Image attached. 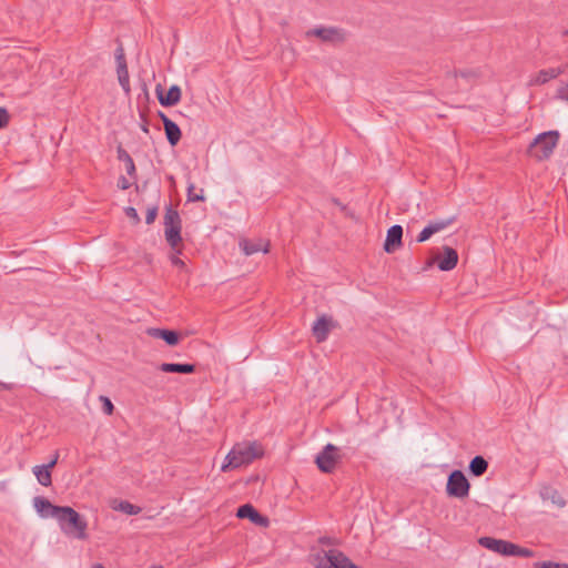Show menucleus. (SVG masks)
<instances>
[{
	"mask_svg": "<svg viewBox=\"0 0 568 568\" xmlns=\"http://www.w3.org/2000/svg\"><path fill=\"white\" fill-rule=\"evenodd\" d=\"M557 97L568 102V83L557 90Z\"/></svg>",
	"mask_w": 568,
	"mask_h": 568,
	"instance_id": "nucleus-37",
	"label": "nucleus"
},
{
	"mask_svg": "<svg viewBox=\"0 0 568 568\" xmlns=\"http://www.w3.org/2000/svg\"><path fill=\"white\" fill-rule=\"evenodd\" d=\"M454 222H455V217H449V219H445V220L430 221L428 223V225L432 227L434 234H436L438 232L446 230Z\"/></svg>",
	"mask_w": 568,
	"mask_h": 568,
	"instance_id": "nucleus-26",
	"label": "nucleus"
},
{
	"mask_svg": "<svg viewBox=\"0 0 568 568\" xmlns=\"http://www.w3.org/2000/svg\"><path fill=\"white\" fill-rule=\"evenodd\" d=\"M118 159L120 161L124 162L126 173L130 176L134 178L135 172H136L134 161H133L132 156L121 146L118 148Z\"/></svg>",
	"mask_w": 568,
	"mask_h": 568,
	"instance_id": "nucleus-24",
	"label": "nucleus"
},
{
	"mask_svg": "<svg viewBox=\"0 0 568 568\" xmlns=\"http://www.w3.org/2000/svg\"><path fill=\"white\" fill-rule=\"evenodd\" d=\"M458 75L466 78V77H468V73L460 71L459 73H456V77H458Z\"/></svg>",
	"mask_w": 568,
	"mask_h": 568,
	"instance_id": "nucleus-44",
	"label": "nucleus"
},
{
	"mask_svg": "<svg viewBox=\"0 0 568 568\" xmlns=\"http://www.w3.org/2000/svg\"><path fill=\"white\" fill-rule=\"evenodd\" d=\"M325 560L333 568H359L339 550H329L325 555Z\"/></svg>",
	"mask_w": 568,
	"mask_h": 568,
	"instance_id": "nucleus-10",
	"label": "nucleus"
},
{
	"mask_svg": "<svg viewBox=\"0 0 568 568\" xmlns=\"http://www.w3.org/2000/svg\"><path fill=\"white\" fill-rule=\"evenodd\" d=\"M331 326H332V321H331V318H328L325 315H322L314 322V324L312 326V332H313L315 339L318 343H322L327 339L329 331H331Z\"/></svg>",
	"mask_w": 568,
	"mask_h": 568,
	"instance_id": "nucleus-13",
	"label": "nucleus"
},
{
	"mask_svg": "<svg viewBox=\"0 0 568 568\" xmlns=\"http://www.w3.org/2000/svg\"><path fill=\"white\" fill-rule=\"evenodd\" d=\"M566 69H567V65L565 64V65H560L558 68H549V69L540 70L538 72V74L536 75L534 83L535 84H545L549 80L556 79L560 74L565 73Z\"/></svg>",
	"mask_w": 568,
	"mask_h": 568,
	"instance_id": "nucleus-17",
	"label": "nucleus"
},
{
	"mask_svg": "<svg viewBox=\"0 0 568 568\" xmlns=\"http://www.w3.org/2000/svg\"><path fill=\"white\" fill-rule=\"evenodd\" d=\"M164 131L168 142L171 144V146H175L182 136V132L179 125L173 121H165Z\"/></svg>",
	"mask_w": 568,
	"mask_h": 568,
	"instance_id": "nucleus-21",
	"label": "nucleus"
},
{
	"mask_svg": "<svg viewBox=\"0 0 568 568\" xmlns=\"http://www.w3.org/2000/svg\"><path fill=\"white\" fill-rule=\"evenodd\" d=\"M509 556L529 558L534 556V551L529 548L520 547L511 542Z\"/></svg>",
	"mask_w": 568,
	"mask_h": 568,
	"instance_id": "nucleus-27",
	"label": "nucleus"
},
{
	"mask_svg": "<svg viewBox=\"0 0 568 568\" xmlns=\"http://www.w3.org/2000/svg\"><path fill=\"white\" fill-rule=\"evenodd\" d=\"M307 37H317L324 42H342L345 34L342 29L336 27H316L306 32Z\"/></svg>",
	"mask_w": 568,
	"mask_h": 568,
	"instance_id": "nucleus-7",
	"label": "nucleus"
},
{
	"mask_svg": "<svg viewBox=\"0 0 568 568\" xmlns=\"http://www.w3.org/2000/svg\"><path fill=\"white\" fill-rule=\"evenodd\" d=\"M9 122V114L4 108H0V129L4 128Z\"/></svg>",
	"mask_w": 568,
	"mask_h": 568,
	"instance_id": "nucleus-36",
	"label": "nucleus"
},
{
	"mask_svg": "<svg viewBox=\"0 0 568 568\" xmlns=\"http://www.w3.org/2000/svg\"><path fill=\"white\" fill-rule=\"evenodd\" d=\"M55 519L65 534L72 535L81 540L88 537L85 532L88 524L73 508L63 506Z\"/></svg>",
	"mask_w": 568,
	"mask_h": 568,
	"instance_id": "nucleus-2",
	"label": "nucleus"
},
{
	"mask_svg": "<svg viewBox=\"0 0 568 568\" xmlns=\"http://www.w3.org/2000/svg\"><path fill=\"white\" fill-rule=\"evenodd\" d=\"M158 215V206H151L148 209L146 215H145V223L152 224Z\"/></svg>",
	"mask_w": 568,
	"mask_h": 568,
	"instance_id": "nucleus-33",
	"label": "nucleus"
},
{
	"mask_svg": "<svg viewBox=\"0 0 568 568\" xmlns=\"http://www.w3.org/2000/svg\"><path fill=\"white\" fill-rule=\"evenodd\" d=\"M264 456V447L257 440H243L236 443L226 455L221 471L227 473L252 464Z\"/></svg>",
	"mask_w": 568,
	"mask_h": 568,
	"instance_id": "nucleus-1",
	"label": "nucleus"
},
{
	"mask_svg": "<svg viewBox=\"0 0 568 568\" xmlns=\"http://www.w3.org/2000/svg\"><path fill=\"white\" fill-rule=\"evenodd\" d=\"M539 494L542 500H550L559 508H564L567 504L561 494L550 485L542 486Z\"/></svg>",
	"mask_w": 568,
	"mask_h": 568,
	"instance_id": "nucleus-16",
	"label": "nucleus"
},
{
	"mask_svg": "<svg viewBox=\"0 0 568 568\" xmlns=\"http://www.w3.org/2000/svg\"><path fill=\"white\" fill-rule=\"evenodd\" d=\"M118 509L128 515H138L141 511L139 506H135L129 501H121Z\"/></svg>",
	"mask_w": 568,
	"mask_h": 568,
	"instance_id": "nucleus-28",
	"label": "nucleus"
},
{
	"mask_svg": "<svg viewBox=\"0 0 568 568\" xmlns=\"http://www.w3.org/2000/svg\"><path fill=\"white\" fill-rule=\"evenodd\" d=\"M125 214L128 217L133 220L135 224H138L140 222V216L134 207H132V206L126 207Z\"/></svg>",
	"mask_w": 568,
	"mask_h": 568,
	"instance_id": "nucleus-35",
	"label": "nucleus"
},
{
	"mask_svg": "<svg viewBox=\"0 0 568 568\" xmlns=\"http://www.w3.org/2000/svg\"><path fill=\"white\" fill-rule=\"evenodd\" d=\"M149 334L152 337L163 339L170 346L176 345L180 341L179 334L175 331L171 329L152 328L149 331Z\"/></svg>",
	"mask_w": 568,
	"mask_h": 568,
	"instance_id": "nucleus-19",
	"label": "nucleus"
},
{
	"mask_svg": "<svg viewBox=\"0 0 568 568\" xmlns=\"http://www.w3.org/2000/svg\"><path fill=\"white\" fill-rule=\"evenodd\" d=\"M338 460V447L333 444H327L324 446V448L317 454L315 458V463L318 469L326 474L333 473Z\"/></svg>",
	"mask_w": 568,
	"mask_h": 568,
	"instance_id": "nucleus-6",
	"label": "nucleus"
},
{
	"mask_svg": "<svg viewBox=\"0 0 568 568\" xmlns=\"http://www.w3.org/2000/svg\"><path fill=\"white\" fill-rule=\"evenodd\" d=\"M240 245L245 255H252V254H255L261 251L264 253H267L270 243L268 242L264 243L262 240H257V241L245 240V241L241 242Z\"/></svg>",
	"mask_w": 568,
	"mask_h": 568,
	"instance_id": "nucleus-20",
	"label": "nucleus"
},
{
	"mask_svg": "<svg viewBox=\"0 0 568 568\" xmlns=\"http://www.w3.org/2000/svg\"><path fill=\"white\" fill-rule=\"evenodd\" d=\"M115 60H116V68H119V65H122V64L126 65V60H125L124 51H123V49L121 47L116 49Z\"/></svg>",
	"mask_w": 568,
	"mask_h": 568,
	"instance_id": "nucleus-34",
	"label": "nucleus"
},
{
	"mask_svg": "<svg viewBox=\"0 0 568 568\" xmlns=\"http://www.w3.org/2000/svg\"><path fill=\"white\" fill-rule=\"evenodd\" d=\"M318 542L321 545H335V539H333L331 537H327V536H324V537H321L318 539Z\"/></svg>",
	"mask_w": 568,
	"mask_h": 568,
	"instance_id": "nucleus-41",
	"label": "nucleus"
},
{
	"mask_svg": "<svg viewBox=\"0 0 568 568\" xmlns=\"http://www.w3.org/2000/svg\"><path fill=\"white\" fill-rule=\"evenodd\" d=\"M159 116L163 122V126H165V121H172L170 118H168L163 112H159Z\"/></svg>",
	"mask_w": 568,
	"mask_h": 568,
	"instance_id": "nucleus-42",
	"label": "nucleus"
},
{
	"mask_svg": "<svg viewBox=\"0 0 568 568\" xmlns=\"http://www.w3.org/2000/svg\"><path fill=\"white\" fill-rule=\"evenodd\" d=\"M567 33H568V30H567Z\"/></svg>",
	"mask_w": 568,
	"mask_h": 568,
	"instance_id": "nucleus-47",
	"label": "nucleus"
},
{
	"mask_svg": "<svg viewBox=\"0 0 568 568\" xmlns=\"http://www.w3.org/2000/svg\"><path fill=\"white\" fill-rule=\"evenodd\" d=\"M403 227L400 225H393L388 229L384 250L387 253H393L398 246L402 245Z\"/></svg>",
	"mask_w": 568,
	"mask_h": 568,
	"instance_id": "nucleus-12",
	"label": "nucleus"
},
{
	"mask_svg": "<svg viewBox=\"0 0 568 568\" xmlns=\"http://www.w3.org/2000/svg\"><path fill=\"white\" fill-rule=\"evenodd\" d=\"M159 369L164 373L192 374L195 372V365L189 363H162Z\"/></svg>",
	"mask_w": 568,
	"mask_h": 568,
	"instance_id": "nucleus-18",
	"label": "nucleus"
},
{
	"mask_svg": "<svg viewBox=\"0 0 568 568\" xmlns=\"http://www.w3.org/2000/svg\"><path fill=\"white\" fill-rule=\"evenodd\" d=\"M92 568H105V567L100 562H95L92 565Z\"/></svg>",
	"mask_w": 568,
	"mask_h": 568,
	"instance_id": "nucleus-43",
	"label": "nucleus"
},
{
	"mask_svg": "<svg viewBox=\"0 0 568 568\" xmlns=\"http://www.w3.org/2000/svg\"><path fill=\"white\" fill-rule=\"evenodd\" d=\"M182 221L180 214L171 205L166 206L164 214V235L171 248L181 254L180 247L182 243L181 237Z\"/></svg>",
	"mask_w": 568,
	"mask_h": 568,
	"instance_id": "nucleus-3",
	"label": "nucleus"
},
{
	"mask_svg": "<svg viewBox=\"0 0 568 568\" xmlns=\"http://www.w3.org/2000/svg\"><path fill=\"white\" fill-rule=\"evenodd\" d=\"M444 255L438 257L437 266L440 271H452L458 263V253L450 246H443Z\"/></svg>",
	"mask_w": 568,
	"mask_h": 568,
	"instance_id": "nucleus-11",
	"label": "nucleus"
},
{
	"mask_svg": "<svg viewBox=\"0 0 568 568\" xmlns=\"http://www.w3.org/2000/svg\"><path fill=\"white\" fill-rule=\"evenodd\" d=\"M535 568H568V564H558L552 561H537L534 564Z\"/></svg>",
	"mask_w": 568,
	"mask_h": 568,
	"instance_id": "nucleus-31",
	"label": "nucleus"
},
{
	"mask_svg": "<svg viewBox=\"0 0 568 568\" xmlns=\"http://www.w3.org/2000/svg\"><path fill=\"white\" fill-rule=\"evenodd\" d=\"M33 506L43 518H55L63 507L52 505L50 500L40 496L33 498Z\"/></svg>",
	"mask_w": 568,
	"mask_h": 568,
	"instance_id": "nucleus-9",
	"label": "nucleus"
},
{
	"mask_svg": "<svg viewBox=\"0 0 568 568\" xmlns=\"http://www.w3.org/2000/svg\"><path fill=\"white\" fill-rule=\"evenodd\" d=\"M151 568H163L162 566H152Z\"/></svg>",
	"mask_w": 568,
	"mask_h": 568,
	"instance_id": "nucleus-46",
	"label": "nucleus"
},
{
	"mask_svg": "<svg viewBox=\"0 0 568 568\" xmlns=\"http://www.w3.org/2000/svg\"><path fill=\"white\" fill-rule=\"evenodd\" d=\"M58 459H59V453L55 452L52 459H50V462L48 464H45L44 466L49 469H52L55 467L57 463H58Z\"/></svg>",
	"mask_w": 568,
	"mask_h": 568,
	"instance_id": "nucleus-40",
	"label": "nucleus"
},
{
	"mask_svg": "<svg viewBox=\"0 0 568 568\" xmlns=\"http://www.w3.org/2000/svg\"><path fill=\"white\" fill-rule=\"evenodd\" d=\"M236 516L242 519L247 518L256 525L265 526L267 524V519L263 517L251 504L240 506Z\"/></svg>",
	"mask_w": 568,
	"mask_h": 568,
	"instance_id": "nucleus-14",
	"label": "nucleus"
},
{
	"mask_svg": "<svg viewBox=\"0 0 568 568\" xmlns=\"http://www.w3.org/2000/svg\"><path fill=\"white\" fill-rule=\"evenodd\" d=\"M32 473L37 477V480L40 485L44 487L51 486V469L47 468L44 465H37L32 468Z\"/></svg>",
	"mask_w": 568,
	"mask_h": 568,
	"instance_id": "nucleus-23",
	"label": "nucleus"
},
{
	"mask_svg": "<svg viewBox=\"0 0 568 568\" xmlns=\"http://www.w3.org/2000/svg\"><path fill=\"white\" fill-rule=\"evenodd\" d=\"M99 399L102 403L103 413L106 415H112L113 410H114V406H113L111 399L103 395H101Z\"/></svg>",
	"mask_w": 568,
	"mask_h": 568,
	"instance_id": "nucleus-30",
	"label": "nucleus"
},
{
	"mask_svg": "<svg viewBox=\"0 0 568 568\" xmlns=\"http://www.w3.org/2000/svg\"><path fill=\"white\" fill-rule=\"evenodd\" d=\"M488 469V462L483 456H475L469 463V471L475 477L483 476Z\"/></svg>",
	"mask_w": 568,
	"mask_h": 568,
	"instance_id": "nucleus-22",
	"label": "nucleus"
},
{
	"mask_svg": "<svg viewBox=\"0 0 568 568\" xmlns=\"http://www.w3.org/2000/svg\"><path fill=\"white\" fill-rule=\"evenodd\" d=\"M334 203L339 205L341 203L338 202V200H334Z\"/></svg>",
	"mask_w": 568,
	"mask_h": 568,
	"instance_id": "nucleus-45",
	"label": "nucleus"
},
{
	"mask_svg": "<svg viewBox=\"0 0 568 568\" xmlns=\"http://www.w3.org/2000/svg\"><path fill=\"white\" fill-rule=\"evenodd\" d=\"M559 139L557 131H547L538 134L534 141L529 144L528 153L530 156L542 161L548 159L556 148Z\"/></svg>",
	"mask_w": 568,
	"mask_h": 568,
	"instance_id": "nucleus-4",
	"label": "nucleus"
},
{
	"mask_svg": "<svg viewBox=\"0 0 568 568\" xmlns=\"http://www.w3.org/2000/svg\"><path fill=\"white\" fill-rule=\"evenodd\" d=\"M479 545L488 550L503 556H509L511 542L503 539H496L493 537H480L478 540Z\"/></svg>",
	"mask_w": 568,
	"mask_h": 568,
	"instance_id": "nucleus-8",
	"label": "nucleus"
},
{
	"mask_svg": "<svg viewBox=\"0 0 568 568\" xmlns=\"http://www.w3.org/2000/svg\"><path fill=\"white\" fill-rule=\"evenodd\" d=\"M156 93H158V99H159V102L163 105V106H173L175 104H178L181 100V89L179 85H172L166 94H163L162 91L160 90V85L156 88Z\"/></svg>",
	"mask_w": 568,
	"mask_h": 568,
	"instance_id": "nucleus-15",
	"label": "nucleus"
},
{
	"mask_svg": "<svg viewBox=\"0 0 568 568\" xmlns=\"http://www.w3.org/2000/svg\"><path fill=\"white\" fill-rule=\"evenodd\" d=\"M171 263L176 266V267H180V268H184L185 267V263L178 256V253L175 252V254H173L171 256Z\"/></svg>",
	"mask_w": 568,
	"mask_h": 568,
	"instance_id": "nucleus-39",
	"label": "nucleus"
},
{
	"mask_svg": "<svg viewBox=\"0 0 568 568\" xmlns=\"http://www.w3.org/2000/svg\"><path fill=\"white\" fill-rule=\"evenodd\" d=\"M470 484L462 470H453L447 479L446 493L450 497L465 498L469 495Z\"/></svg>",
	"mask_w": 568,
	"mask_h": 568,
	"instance_id": "nucleus-5",
	"label": "nucleus"
},
{
	"mask_svg": "<svg viewBox=\"0 0 568 568\" xmlns=\"http://www.w3.org/2000/svg\"><path fill=\"white\" fill-rule=\"evenodd\" d=\"M434 235V232L432 230V227L427 224L423 230L422 232L418 234L416 241L418 243H422V242H425L427 241L430 236Z\"/></svg>",
	"mask_w": 568,
	"mask_h": 568,
	"instance_id": "nucleus-32",
	"label": "nucleus"
},
{
	"mask_svg": "<svg viewBox=\"0 0 568 568\" xmlns=\"http://www.w3.org/2000/svg\"><path fill=\"white\" fill-rule=\"evenodd\" d=\"M130 181L125 176L121 175L118 180V187L121 190H128L130 189Z\"/></svg>",
	"mask_w": 568,
	"mask_h": 568,
	"instance_id": "nucleus-38",
	"label": "nucleus"
},
{
	"mask_svg": "<svg viewBox=\"0 0 568 568\" xmlns=\"http://www.w3.org/2000/svg\"><path fill=\"white\" fill-rule=\"evenodd\" d=\"M116 73H118V80H119L120 85L122 87V89L125 92H129L130 91V77H129L128 65H123V64L119 65V68H116Z\"/></svg>",
	"mask_w": 568,
	"mask_h": 568,
	"instance_id": "nucleus-25",
	"label": "nucleus"
},
{
	"mask_svg": "<svg viewBox=\"0 0 568 568\" xmlns=\"http://www.w3.org/2000/svg\"><path fill=\"white\" fill-rule=\"evenodd\" d=\"M187 200L190 202H200V201H204L205 197L203 195V190H201V193L200 194H196V192H194V184H190L187 186Z\"/></svg>",
	"mask_w": 568,
	"mask_h": 568,
	"instance_id": "nucleus-29",
	"label": "nucleus"
}]
</instances>
